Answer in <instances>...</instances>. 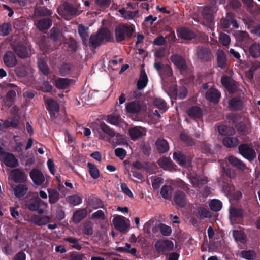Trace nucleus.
I'll list each match as a JSON object with an SVG mask.
<instances>
[{"mask_svg": "<svg viewBox=\"0 0 260 260\" xmlns=\"http://www.w3.org/2000/svg\"><path fill=\"white\" fill-rule=\"evenodd\" d=\"M111 37V33L109 29L102 28L96 33L91 35L88 41V45L93 48H96L102 43L109 42Z\"/></svg>", "mask_w": 260, "mask_h": 260, "instance_id": "f257e3e1", "label": "nucleus"}, {"mask_svg": "<svg viewBox=\"0 0 260 260\" xmlns=\"http://www.w3.org/2000/svg\"><path fill=\"white\" fill-rule=\"evenodd\" d=\"M114 31L116 42H121L133 36L135 32V27L133 25L124 24L116 26Z\"/></svg>", "mask_w": 260, "mask_h": 260, "instance_id": "f03ea898", "label": "nucleus"}, {"mask_svg": "<svg viewBox=\"0 0 260 260\" xmlns=\"http://www.w3.org/2000/svg\"><path fill=\"white\" fill-rule=\"evenodd\" d=\"M58 12L60 15L66 19L80 14L77 5L74 6L68 2H64L59 7L58 9Z\"/></svg>", "mask_w": 260, "mask_h": 260, "instance_id": "7ed1b4c3", "label": "nucleus"}, {"mask_svg": "<svg viewBox=\"0 0 260 260\" xmlns=\"http://www.w3.org/2000/svg\"><path fill=\"white\" fill-rule=\"evenodd\" d=\"M238 151L244 158L250 162L253 161L256 157L254 149L250 147L248 144L244 143L239 145Z\"/></svg>", "mask_w": 260, "mask_h": 260, "instance_id": "20e7f679", "label": "nucleus"}, {"mask_svg": "<svg viewBox=\"0 0 260 260\" xmlns=\"http://www.w3.org/2000/svg\"><path fill=\"white\" fill-rule=\"evenodd\" d=\"M196 54L198 58L203 62H209L213 58L210 48L206 46H198L196 48Z\"/></svg>", "mask_w": 260, "mask_h": 260, "instance_id": "39448f33", "label": "nucleus"}, {"mask_svg": "<svg viewBox=\"0 0 260 260\" xmlns=\"http://www.w3.org/2000/svg\"><path fill=\"white\" fill-rule=\"evenodd\" d=\"M0 160L3 161L6 166L10 168H15L18 165V160L15 156L12 153L4 152L1 146Z\"/></svg>", "mask_w": 260, "mask_h": 260, "instance_id": "423d86ee", "label": "nucleus"}, {"mask_svg": "<svg viewBox=\"0 0 260 260\" xmlns=\"http://www.w3.org/2000/svg\"><path fill=\"white\" fill-rule=\"evenodd\" d=\"M154 68L157 71L162 79L170 77L173 75L172 69L169 64H164L155 61Z\"/></svg>", "mask_w": 260, "mask_h": 260, "instance_id": "0eeeda50", "label": "nucleus"}, {"mask_svg": "<svg viewBox=\"0 0 260 260\" xmlns=\"http://www.w3.org/2000/svg\"><path fill=\"white\" fill-rule=\"evenodd\" d=\"M220 25L224 29H228L231 25L234 28L239 27V24L235 19L234 15L231 12L227 13L225 17L220 20Z\"/></svg>", "mask_w": 260, "mask_h": 260, "instance_id": "6e6552de", "label": "nucleus"}, {"mask_svg": "<svg viewBox=\"0 0 260 260\" xmlns=\"http://www.w3.org/2000/svg\"><path fill=\"white\" fill-rule=\"evenodd\" d=\"M221 82L230 93H234L237 91L238 83L231 77L223 76L221 78Z\"/></svg>", "mask_w": 260, "mask_h": 260, "instance_id": "1a4fd4ad", "label": "nucleus"}, {"mask_svg": "<svg viewBox=\"0 0 260 260\" xmlns=\"http://www.w3.org/2000/svg\"><path fill=\"white\" fill-rule=\"evenodd\" d=\"M45 103L50 117L52 118H55L56 117V114L59 111V106L58 103L52 98L45 99Z\"/></svg>", "mask_w": 260, "mask_h": 260, "instance_id": "9d476101", "label": "nucleus"}, {"mask_svg": "<svg viewBox=\"0 0 260 260\" xmlns=\"http://www.w3.org/2000/svg\"><path fill=\"white\" fill-rule=\"evenodd\" d=\"M173 247V242L169 240H158L155 244V248L158 252L171 251Z\"/></svg>", "mask_w": 260, "mask_h": 260, "instance_id": "9b49d317", "label": "nucleus"}, {"mask_svg": "<svg viewBox=\"0 0 260 260\" xmlns=\"http://www.w3.org/2000/svg\"><path fill=\"white\" fill-rule=\"evenodd\" d=\"M29 175L34 184L37 186L42 185L45 181L43 174L38 169H32L29 173Z\"/></svg>", "mask_w": 260, "mask_h": 260, "instance_id": "f8f14e48", "label": "nucleus"}, {"mask_svg": "<svg viewBox=\"0 0 260 260\" xmlns=\"http://www.w3.org/2000/svg\"><path fill=\"white\" fill-rule=\"evenodd\" d=\"M11 178L16 183H24L27 179V176L23 171L15 169L10 172Z\"/></svg>", "mask_w": 260, "mask_h": 260, "instance_id": "ddd939ff", "label": "nucleus"}, {"mask_svg": "<svg viewBox=\"0 0 260 260\" xmlns=\"http://www.w3.org/2000/svg\"><path fill=\"white\" fill-rule=\"evenodd\" d=\"M221 97V93L215 88H210L205 94V98L210 102L218 103Z\"/></svg>", "mask_w": 260, "mask_h": 260, "instance_id": "4468645a", "label": "nucleus"}, {"mask_svg": "<svg viewBox=\"0 0 260 260\" xmlns=\"http://www.w3.org/2000/svg\"><path fill=\"white\" fill-rule=\"evenodd\" d=\"M112 222L115 228L121 232L126 231L128 227L125 222V218L122 216L119 215L114 217Z\"/></svg>", "mask_w": 260, "mask_h": 260, "instance_id": "2eb2a0df", "label": "nucleus"}, {"mask_svg": "<svg viewBox=\"0 0 260 260\" xmlns=\"http://www.w3.org/2000/svg\"><path fill=\"white\" fill-rule=\"evenodd\" d=\"M170 59L180 71H185L186 70L187 66L185 60L181 55L173 54L170 57Z\"/></svg>", "mask_w": 260, "mask_h": 260, "instance_id": "dca6fc26", "label": "nucleus"}, {"mask_svg": "<svg viewBox=\"0 0 260 260\" xmlns=\"http://www.w3.org/2000/svg\"><path fill=\"white\" fill-rule=\"evenodd\" d=\"M186 113L190 118L195 120L202 118L203 114L202 109L197 106L189 108L186 111Z\"/></svg>", "mask_w": 260, "mask_h": 260, "instance_id": "f3484780", "label": "nucleus"}, {"mask_svg": "<svg viewBox=\"0 0 260 260\" xmlns=\"http://www.w3.org/2000/svg\"><path fill=\"white\" fill-rule=\"evenodd\" d=\"M217 64L221 69H225L228 66V59L224 51L222 49H218L216 52Z\"/></svg>", "mask_w": 260, "mask_h": 260, "instance_id": "a211bd4d", "label": "nucleus"}, {"mask_svg": "<svg viewBox=\"0 0 260 260\" xmlns=\"http://www.w3.org/2000/svg\"><path fill=\"white\" fill-rule=\"evenodd\" d=\"M5 64L8 67H14L17 64V59L15 54L11 51H6L3 56Z\"/></svg>", "mask_w": 260, "mask_h": 260, "instance_id": "6ab92c4d", "label": "nucleus"}, {"mask_svg": "<svg viewBox=\"0 0 260 260\" xmlns=\"http://www.w3.org/2000/svg\"><path fill=\"white\" fill-rule=\"evenodd\" d=\"M173 159L180 166H184L191 162V158L189 156L184 154L180 151L174 152Z\"/></svg>", "mask_w": 260, "mask_h": 260, "instance_id": "aec40b11", "label": "nucleus"}, {"mask_svg": "<svg viewBox=\"0 0 260 260\" xmlns=\"http://www.w3.org/2000/svg\"><path fill=\"white\" fill-rule=\"evenodd\" d=\"M28 222L34 223L37 225H45L50 221V218L47 216H40L38 215H32L28 219Z\"/></svg>", "mask_w": 260, "mask_h": 260, "instance_id": "412c9836", "label": "nucleus"}, {"mask_svg": "<svg viewBox=\"0 0 260 260\" xmlns=\"http://www.w3.org/2000/svg\"><path fill=\"white\" fill-rule=\"evenodd\" d=\"M177 34L178 37L188 40H190L196 37L194 33L186 27L179 28L177 30Z\"/></svg>", "mask_w": 260, "mask_h": 260, "instance_id": "4be33fe9", "label": "nucleus"}, {"mask_svg": "<svg viewBox=\"0 0 260 260\" xmlns=\"http://www.w3.org/2000/svg\"><path fill=\"white\" fill-rule=\"evenodd\" d=\"M142 106L138 101L130 102L126 104L125 109L127 112L137 114L140 112Z\"/></svg>", "mask_w": 260, "mask_h": 260, "instance_id": "5701e85b", "label": "nucleus"}, {"mask_svg": "<svg viewBox=\"0 0 260 260\" xmlns=\"http://www.w3.org/2000/svg\"><path fill=\"white\" fill-rule=\"evenodd\" d=\"M174 201L178 206L184 207L186 203V196L185 193L182 191H177L174 194Z\"/></svg>", "mask_w": 260, "mask_h": 260, "instance_id": "b1692460", "label": "nucleus"}, {"mask_svg": "<svg viewBox=\"0 0 260 260\" xmlns=\"http://www.w3.org/2000/svg\"><path fill=\"white\" fill-rule=\"evenodd\" d=\"M87 215V211L86 209H78L73 213L72 221L75 224H78L84 219Z\"/></svg>", "mask_w": 260, "mask_h": 260, "instance_id": "393cba45", "label": "nucleus"}, {"mask_svg": "<svg viewBox=\"0 0 260 260\" xmlns=\"http://www.w3.org/2000/svg\"><path fill=\"white\" fill-rule=\"evenodd\" d=\"M229 106L232 111H240L243 108V103L240 98L235 97L229 100Z\"/></svg>", "mask_w": 260, "mask_h": 260, "instance_id": "a878e982", "label": "nucleus"}, {"mask_svg": "<svg viewBox=\"0 0 260 260\" xmlns=\"http://www.w3.org/2000/svg\"><path fill=\"white\" fill-rule=\"evenodd\" d=\"M148 79L144 69H141L139 79L137 82V88L138 90L143 89L147 85Z\"/></svg>", "mask_w": 260, "mask_h": 260, "instance_id": "bb28decb", "label": "nucleus"}, {"mask_svg": "<svg viewBox=\"0 0 260 260\" xmlns=\"http://www.w3.org/2000/svg\"><path fill=\"white\" fill-rule=\"evenodd\" d=\"M41 202L38 197H34L27 201L26 206L29 210L36 211L40 208Z\"/></svg>", "mask_w": 260, "mask_h": 260, "instance_id": "cd10ccee", "label": "nucleus"}, {"mask_svg": "<svg viewBox=\"0 0 260 260\" xmlns=\"http://www.w3.org/2000/svg\"><path fill=\"white\" fill-rule=\"evenodd\" d=\"M14 50L17 55L20 58H25L29 56V49L24 44H18L15 47Z\"/></svg>", "mask_w": 260, "mask_h": 260, "instance_id": "c85d7f7f", "label": "nucleus"}, {"mask_svg": "<svg viewBox=\"0 0 260 260\" xmlns=\"http://www.w3.org/2000/svg\"><path fill=\"white\" fill-rule=\"evenodd\" d=\"M52 21L49 18H43L38 21L36 26L41 31L48 29L52 25Z\"/></svg>", "mask_w": 260, "mask_h": 260, "instance_id": "c756f323", "label": "nucleus"}, {"mask_svg": "<svg viewBox=\"0 0 260 260\" xmlns=\"http://www.w3.org/2000/svg\"><path fill=\"white\" fill-rule=\"evenodd\" d=\"M155 144L157 151L160 153H166L169 150L168 143L164 139H158Z\"/></svg>", "mask_w": 260, "mask_h": 260, "instance_id": "7c9ffc66", "label": "nucleus"}, {"mask_svg": "<svg viewBox=\"0 0 260 260\" xmlns=\"http://www.w3.org/2000/svg\"><path fill=\"white\" fill-rule=\"evenodd\" d=\"M81 230L82 233L87 236H91L93 234V224L90 221H86L81 225Z\"/></svg>", "mask_w": 260, "mask_h": 260, "instance_id": "2f4dec72", "label": "nucleus"}, {"mask_svg": "<svg viewBox=\"0 0 260 260\" xmlns=\"http://www.w3.org/2000/svg\"><path fill=\"white\" fill-rule=\"evenodd\" d=\"M229 162L234 167L241 170H244L246 166L245 164L236 157L231 155L228 158Z\"/></svg>", "mask_w": 260, "mask_h": 260, "instance_id": "473e14b6", "label": "nucleus"}, {"mask_svg": "<svg viewBox=\"0 0 260 260\" xmlns=\"http://www.w3.org/2000/svg\"><path fill=\"white\" fill-rule=\"evenodd\" d=\"M223 144L228 148H234L239 143V139L236 137H225L222 140Z\"/></svg>", "mask_w": 260, "mask_h": 260, "instance_id": "72a5a7b5", "label": "nucleus"}, {"mask_svg": "<svg viewBox=\"0 0 260 260\" xmlns=\"http://www.w3.org/2000/svg\"><path fill=\"white\" fill-rule=\"evenodd\" d=\"M36 15L41 17H49L53 14L52 10L48 9L45 6H39L35 11Z\"/></svg>", "mask_w": 260, "mask_h": 260, "instance_id": "f704fd0d", "label": "nucleus"}, {"mask_svg": "<svg viewBox=\"0 0 260 260\" xmlns=\"http://www.w3.org/2000/svg\"><path fill=\"white\" fill-rule=\"evenodd\" d=\"M73 70V67L70 63H63L59 68V73L62 76H71Z\"/></svg>", "mask_w": 260, "mask_h": 260, "instance_id": "c9c22d12", "label": "nucleus"}, {"mask_svg": "<svg viewBox=\"0 0 260 260\" xmlns=\"http://www.w3.org/2000/svg\"><path fill=\"white\" fill-rule=\"evenodd\" d=\"M70 81L67 78H58L55 80V86L57 89H65L69 86Z\"/></svg>", "mask_w": 260, "mask_h": 260, "instance_id": "e433bc0d", "label": "nucleus"}, {"mask_svg": "<svg viewBox=\"0 0 260 260\" xmlns=\"http://www.w3.org/2000/svg\"><path fill=\"white\" fill-rule=\"evenodd\" d=\"M27 189V187L25 184L18 185L14 188V194L17 198H23L26 193Z\"/></svg>", "mask_w": 260, "mask_h": 260, "instance_id": "4c0bfd02", "label": "nucleus"}, {"mask_svg": "<svg viewBox=\"0 0 260 260\" xmlns=\"http://www.w3.org/2000/svg\"><path fill=\"white\" fill-rule=\"evenodd\" d=\"M18 121L15 117H10L3 122L2 128H8L9 127L16 128L18 125Z\"/></svg>", "mask_w": 260, "mask_h": 260, "instance_id": "58836bf2", "label": "nucleus"}, {"mask_svg": "<svg viewBox=\"0 0 260 260\" xmlns=\"http://www.w3.org/2000/svg\"><path fill=\"white\" fill-rule=\"evenodd\" d=\"M239 255L240 257L247 260H255L256 257L255 252L252 250H242Z\"/></svg>", "mask_w": 260, "mask_h": 260, "instance_id": "ea45409f", "label": "nucleus"}, {"mask_svg": "<svg viewBox=\"0 0 260 260\" xmlns=\"http://www.w3.org/2000/svg\"><path fill=\"white\" fill-rule=\"evenodd\" d=\"M129 134L132 140H136L141 138L145 134H144L139 128L135 127L129 129Z\"/></svg>", "mask_w": 260, "mask_h": 260, "instance_id": "a19ab883", "label": "nucleus"}, {"mask_svg": "<svg viewBox=\"0 0 260 260\" xmlns=\"http://www.w3.org/2000/svg\"><path fill=\"white\" fill-rule=\"evenodd\" d=\"M250 55L254 58H257L260 56V45L254 43L249 47Z\"/></svg>", "mask_w": 260, "mask_h": 260, "instance_id": "79ce46f5", "label": "nucleus"}, {"mask_svg": "<svg viewBox=\"0 0 260 260\" xmlns=\"http://www.w3.org/2000/svg\"><path fill=\"white\" fill-rule=\"evenodd\" d=\"M229 212L230 215L235 218H242L246 214L243 209L236 207L231 208Z\"/></svg>", "mask_w": 260, "mask_h": 260, "instance_id": "37998d69", "label": "nucleus"}, {"mask_svg": "<svg viewBox=\"0 0 260 260\" xmlns=\"http://www.w3.org/2000/svg\"><path fill=\"white\" fill-rule=\"evenodd\" d=\"M208 180L206 177H192L190 179V182L193 187H200V185L207 183Z\"/></svg>", "mask_w": 260, "mask_h": 260, "instance_id": "c03bdc74", "label": "nucleus"}, {"mask_svg": "<svg viewBox=\"0 0 260 260\" xmlns=\"http://www.w3.org/2000/svg\"><path fill=\"white\" fill-rule=\"evenodd\" d=\"M38 66L39 70L44 75H47L49 73V69L46 61L43 58H40L38 59Z\"/></svg>", "mask_w": 260, "mask_h": 260, "instance_id": "a18cd8bd", "label": "nucleus"}, {"mask_svg": "<svg viewBox=\"0 0 260 260\" xmlns=\"http://www.w3.org/2000/svg\"><path fill=\"white\" fill-rule=\"evenodd\" d=\"M237 131L241 135H246L250 133L248 124L243 121H240L235 126Z\"/></svg>", "mask_w": 260, "mask_h": 260, "instance_id": "49530a36", "label": "nucleus"}, {"mask_svg": "<svg viewBox=\"0 0 260 260\" xmlns=\"http://www.w3.org/2000/svg\"><path fill=\"white\" fill-rule=\"evenodd\" d=\"M99 127L103 132L107 134L110 137H114V135H115V131L113 128H111L109 125H107L105 122H100Z\"/></svg>", "mask_w": 260, "mask_h": 260, "instance_id": "de8ad7c7", "label": "nucleus"}, {"mask_svg": "<svg viewBox=\"0 0 260 260\" xmlns=\"http://www.w3.org/2000/svg\"><path fill=\"white\" fill-rule=\"evenodd\" d=\"M212 8L210 6H206L203 8L202 11V16L204 19L209 23L213 21V14L212 12Z\"/></svg>", "mask_w": 260, "mask_h": 260, "instance_id": "09e8293b", "label": "nucleus"}, {"mask_svg": "<svg viewBox=\"0 0 260 260\" xmlns=\"http://www.w3.org/2000/svg\"><path fill=\"white\" fill-rule=\"evenodd\" d=\"M67 201L72 206H77L82 202V198L78 194H73L68 197Z\"/></svg>", "mask_w": 260, "mask_h": 260, "instance_id": "8fccbe9b", "label": "nucleus"}, {"mask_svg": "<svg viewBox=\"0 0 260 260\" xmlns=\"http://www.w3.org/2000/svg\"><path fill=\"white\" fill-rule=\"evenodd\" d=\"M218 131L220 135L225 136L232 135L235 133V130L233 128L224 125L218 126Z\"/></svg>", "mask_w": 260, "mask_h": 260, "instance_id": "3c124183", "label": "nucleus"}, {"mask_svg": "<svg viewBox=\"0 0 260 260\" xmlns=\"http://www.w3.org/2000/svg\"><path fill=\"white\" fill-rule=\"evenodd\" d=\"M49 202L51 204H55L59 199V193L55 189H48Z\"/></svg>", "mask_w": 260, "mask_h": 260, "instance_id": "603ef678", "label": "nucleus"}, {"mask_svg": "<svg viewBox=\"0 0 260 260\" xmlns=\"http://www.w3.org/2000/svg\"><path fill=\"white\" fill-rule=\"evenodd\" d=\"M114 137H115L114 139L109 141L114 146L123 144L125 142L123 136L119 133L115 132Z\"/></svg>", "mask_w": 260, "mask_h": 260, "instance_id": "864d4df0", "label": "nucleus"}, {"mask_svg": "<svg viewBox=\"0 0 260 260\" xmlns=\"http://www.w3.org/2000/svg\"><path fill=\"white\" fill-rule=\"evenodd\" d=\"M172 187L170 185H164L162 187L160 190V194L162 197L166 200H170L171 198V192Z\"/></svg>", "mask_w": 260, "mask_h": 260, "instance_id": "5fc2aeb1", "label": "nucleus"}, {"mask_svg": "<svg viewBox=\"0 0 260 260\" xmlns=\"http://www.w3.org/2000/svg\"><path fill=\"white\" fill-rule=\"evenodd\" d=\"M63 241L73 244V245L71 246V247L73 249L80 250L82 248V246L78 243L79 239L77 238L69 237L64 238L63 239Z\"/></svg>", "mask_w": 260, "mask_h": 260, "instance_id": "6e6d98bb", "label": "nucleus"}, {"mask_svg": "<svg viewBox=\"0 0 260 260\" xmlns=\"http://www.w3.org/2000/svg\"><path fill=\"white\" fill-rule=\"evenodd\" d=\"M16 96V93L14 90L8 91L6 96L5 101V104L8 107H10L12 105Z\"/></svg>", "mask_w": 260, "mask_h": 260, "instance_id": "4d7b16f0", "label": "nucleus"}, {"mask_svg": "<svg viewBox=\"0 0 260 260\" xmlns=\"http://www.w3.org/2000/svg\"><path fill=\"white\" fill-rule=\"evenodd\" d=\"M233 235L236 241L239 242L242 244L246 242V236L243 232L238 230H234L233 232Z\"/></svg>", "mask_w": 260, "mask_h": 260, "instance_id": "13d9d810", "label": "nucleus"}, {"mask_svg": "<svg viewBox=\"0 0 260 260\" xmlns=\"http://www.w3.org/2000/svg\"><path fill=\"white\" fill-rule=\"evenodd\" d=\"M180 138L182 141L188 146H192L195 145L193 139L187 134L181 133L180 135Z\"/></svg>", "mask_w": 260, "mask_h": 260, "instance_id": "bf43d9fd", "label": "nucleus"}, {"mask_svg": "<svg viewBox=\"0 0 260 260\" xmlns=\"http://www.w3.org/2000/svg\"><path fill=\"white\" fill-rule=\"evenodd\" d=\"M87 167L89 169L90 175L93 179H97L100 176V172L95 165L91 162L87 163Z\"/></svg>", "mask_w": 260, "mask_h": 260, "instance_id": "052dcab7", "label": "nucleus"}, {"mask_svg": "<svg viewBox=\"0 0 260 260\" xmlns=\"http://www.w3.org/2000/svg\"><path fill=\"white\" fill-rule=\"evenodd\" d=\"M106 121L111 124L117 125L120 123L121 118L119 115L112 114L108 115Z\"/></svg>", "mask_w": 260, "mask_h": 260, "instance_id": "680f3d73", "label": "nucleus"}, {"mask_svg": "<svg viewBox=\"0 0 260 260\" xmlns=\"http://www.w3.org/2000/svg\"><path fill=\"white\" fill-rule=\"evenodd\" d=\"M78 33L81 37L83 44L86 46L88 45V34L86 31L85 28L83 26H79L78 28Z\"/></svg>", "mask_w": 260, "mask_h": 260, "instance_id": "e2e57ef3", "label": "nucleus"}, {"mask_svg": "<svg viewBox=\"0 0 260 260\" xmlns=\"http://www.w3.org/2000/svg\"><path fill=\"white\" fill-rule=\"evenodd\" d=\"M209 206L212 211L217 212L222 208V204L220 201L217 199H213L210 202Z\"/></svg>", "mask_w": 260, "mask_h": 260, "instance_id": "0e129e2a", "label": "nucleus"}, {"mask_svg": "<svg viewBox=\"0 0 260 260\" xmlns=\"http://www.w3.org/2000/svg\"><path fill=\"white\" fill-rule=\"evenodd\" d=\"M89 204L93 209H96L99 208H103L102 201L98 198H93L89 200Z\"/></svg>", "mask_w": 260, "mask_h": 260, "instance_id": "69168bd1", "label": "nucleus"}, {"mask_svg": "<svg viewBox=\"0 0 260 260\" xmlns=\"http://www.w3.org/2000/svg\"><path fill=\"white\" fill-rule=\"evenodd\" d=\"M158 227H159L160 233L164 236H169L171 234L172 229L170 226L167 225L165 224L161 223L159 225Z\"/></svg>", "mask_w": 260, "mask_h": 260, "instance_id": "338daca9", "label": "nucleus"}, {"mask_svg": "<svg viewBox=\"0 0 260 260\" xmlns=\"http://www.w3.org/2000/svg\"><path fill=\"white\" fill-rule=\"evenodd\" d=\"M11 30V25L9 23H4L0 26L1 35L7 36Z\"/></svg>", "mask_w": 260, "mask_h": 260, "instance_id": "774afa93", "label": "nucleus"}]
</instances>
